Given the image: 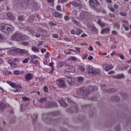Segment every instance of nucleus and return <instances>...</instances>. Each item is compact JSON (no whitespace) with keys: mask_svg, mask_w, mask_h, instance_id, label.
I'll return each mask as SVG.
<instances>
[{"mask_svg":"<svg viewBox=\"0 0 131 131\" xmlns=\"http://www.w3.org/2000/svg\"><path fill=\"white\" fill-rule=\"evenodd\" d=\"M29 37L24 35L19 32H16L11 37L12 40L21 41V40H28Z\"/></svg>","mask_w":131,"mask_h":131,"instance_id":"obj_1","label":"nucleus"},{"mask_svg":"<svg viewBox=\"0 0 131 131\" xmlns=\"http://www.w3.org/2000/svg\"><path fill=\"white\" fill-rule=\"evenodd\" d=\"M14 27L10 24H0V30L5 33H10L14 30Z\"/></svg>","mask_w":131,"mask_h":131,"instance_id":"obj_2","label":"nucleus"},{"mask_svg":"<svg viewBox=\"0 0 131 131\" xmlns=\"http://www.w3.org/2000/svg\"><path fill=\"white\" fill-rule=\"evenodd\" d=\"M91 91H92V92L96 91V89L94 86H90L89 90L85 87H82L79 89L78 93L81 94L82 96H86V95H89V94H90Z\"/></svg>","mask_w":131,"mask_h":131,"instance_id":"obj_3","label":"nucleus"},{"mask_svg":"<svg viewBox=\"0 0 131 131\" xmlns=\"http://www.w3.org/2000/svg\"><path fill=\"white\" fill-rule=\"evenodd\" d=\"M7 83L12 86L13 89H15V90H12L13 92H15V93H17L18 90L21 89V86L20 85H17L16 83H14L10 81H8Z\"/></svg>","mask_w":131,"mask_h":131,"instance_id":"obj_4","label":"nucleus"},{"mask_svg":"<svg viewBox=\"0 0 131 131\" xmlns=\"http://www.w3.org/2000/svg\"><path fill=\"white\" fill-rule=\"evenodd\" d=\"M57 83L59 88H65L66 86V82L63 79H60L57 81Z\"/></svg>","mask_w":131,"mask_h":131,"instance_id":"obj_5","label":"nucleus"},{"mask_svg":"<svg viewBox=\"0 0 131 131\" xmlns=\"http://www.w3.org/2000/svg\"><path fill=\"white\" fill-rule=\"evenodd\" d=\"M104 86H106V84H102L101 85V88L102 90L103 91H104V92H106V93H114L115 92H116V91H117V89L114 88V89H107L105 90V89H104Z\"/></svg>","mask_w":131,"mask_h":131,"instance_id":"obj_6","label":"nucleus"},{"mask_svg":"<svg viewBox=\"0 0 131 131\" xmlns=\"http://www.w3.org/2000/svg\"><path fill=\"white\" fill-rule=\"evenodd\" d=\"M57 106V103L55 102H50L46 103L45 106V108H50V107H56Z\"/></svg>","mask_w":131,"mask_h":131,"instance_id":"obj_7","label":"nucleus"},{"mask_svg":"<svg viewBox=\"0 0 131 131\" xmlns=\"http://www.w3.org/2000/svg\"><path fill=\"white\" fill-rule=\"evenodd\" d=\"M89 73H92V74H100L99 70H94L93 68H90L88 69Z\"/></svg>","mask_w":131,"mask_h":131,"instance_id":"obj_8","label":"nucleus"},{"mask_svg":"<svg viewBox=\"0 0 131 131\" xmlns=\"http://www.w3.org/2000/svg\"><path fill=\"white\" fill-rule=\"evenodd\" d=\"M66 72H74V71H75V69L74 68V67L72 66H66Z\"/></svg>","mask_w":131,"mask_h":131,"instance_id":"obj_9","label":"nucleus"},{"mask_svg":"<svg viewBox=\"0 0 131 131\" xmlns=\"http://www.w3.org/2000/svg\"><path fill=\"white\" fill-rule=\"evenodd\" d=\"M25 78L26 79L27 81H30V80L33 78V75L31 73H27L25 76Z\"/></svg>","mask_w":131,"mask_h":131,"instance_id":"obj_10","label":"nucleus"},{"mask_svg":"<svg viewBox=\"0 0 131 131\" xmlns=\"http://www.w3.org/2000/svg\"><path fill=\"white\" fill-rule=\"evenodd\" d=\"M67 81L69 84H74L75 83V79L71 77H68L67 78Z\"/></svg>","mask_w":131,"mask_h":131,"instance_id":"obj_11","label":"nucleus"},{"mask_svg":"<svg viewBox=\"0 0 131 131\" xmlns=\"http://www.w3.org/2000/svg\"><path fill=\"white\" fill-rule=\"evenodd\" d=\"M103 68L106 71H108V70H111V69H113V66H110L108 64H103Z\"/></svg>","mask_w":131,"mask_h":131,"instance_id":"obj_12","label":"nucleus"},{"mask_svg":"<svg viewBox=\"0 0 131 131\" xmlns=\"http://www.w3.org/2000/svg\"><path fill=\"white\" fill-rule=\"evenodd\" d=\"M9 52L11 54V55L14 56V55L18 54V48L10 49Z\"/></svg>","mask_w":131,"mask_h":131,"instance_id":"obj_13","label":"nucleus"},{"mask_svg":"<svg viewBox=\"0 0 131 131\" xmlns=\"http://www.w3.org/2000/svg\"><path fill=\"white\" fill-rule=\"evenodd\" d=\"M27 53V51L25 49H20L17 48V53L20 54V55H25Z\"/></svg>","mask_w":131,"mask_h":131,"instance_id":"obj_14","label":"nucleus"},{"mask_svg":"<svg viewBox=\"0 0 131 131\" xmlns=\"http://www.w3.org/2000/svg\"><path fill=\"white\" fill-rule=\"evenodd\" d=\"M109 32H110V29L109 28H106L102 30L100 33H101V34H105V33L108 34H109Z\"/></svg>","mask_w":131,"mask_h":131,"instance_id":"obj_15","label":"nucleus"},{"mask_svg":"<svg viewBox=\"0 0 131 131\" xmlns=\"http://www.w3.org/2000/svg\"><path fill=\"white\" fill-rule=\"evenodd\" d=\"M7 16L8 19H9V20H15V17H14V16H13V14H12V13L10 12H8L7 13Z\"/></svg>","mask_w":131,"mask_h":131,"instance_id":"obj_16","label":"nucleus"},{"mask_svg":"<svg viewBox=\"0 0 131 131\" xmlns=\"http://www.w3.org/2000/svg\"><path fill=\"white\" fill-rule=\"evenodd\" d=\"M9 63L10 64V66L12 67V68H15L17 66V63L16 62L12 60H9Z\"/></svg>","mask_w":131,"mask_h":131,"instance_id":"obj_17","label":"nucleus"},{"mask_svg":"<svg viewBox=\"0 0 131 131\" xmlns=\"http://www.w3.org/2000/svg\"><path fill=\"white\" fill-rule=\"evenodd\" d=\"M86 16H88V12H82L80 14V16L82 19H85Z\"/></svg>","mask_w":131,"mask_h":131,"instance_id":"obj_18","label":"nucleus"},{"mask_svg":"<svg viewBox=\"0 0 131 131\" xmlns=\"http://www.w3.org/2000/svg\"><path fill=\"white\" fill-rule=\"evenodd\" d=\"M58 102L60 106H64V107L67 106V103L64 101V100H59Z\"/></svg>","mask_w":131,"mask_h":131,"instance_id":"obj_19","label":"nucleus"},{"mask_svg":"<svg viewBox=\"0 0 131 131\" xmlns=\"http://www.w3.org/2000/svg\"><path fill=\"white\" fill-rule=\"evenodd\" d=\"M89 4L92 9H93V10H95V11H97V7H96V5H95L94 4L92 3L91 1H90V0H89Z\"/></svg>","mask_w":131,"mask_h":131,"instance_id":"obj_20","label":"nucleus"},{"mask_svg":"<svg viewBox=\"0 0 131 131\" xmlns=\"http://www.w3.org/2000/svg\"><path fill=\"white\" fill-rule=\"evenodd\" d=\"M62 14L57 11L54 13V16H55L56 18H61L62 17Z\"/></svg>","mask_w":131,"mask_h":131,"instance_id":"obj_21","label":"nucleus"},{"mask_svg":"<svg viewBox=\"0 0 131 131\" xmlns=\"http://www.w3.org/2000/svg\"><path fill=\"white\" fill-rule=\"evenodd\" d=\"M14 75H21L23 74V72H20L19 70H16L14 71Z\"/></svg>","mask_w":131,"mask_h":131,"instance_id":"obj_22","label":"nucleus"},{"mask_svg":"<svg viewBox=\"0 0 131 131\" xmlns=\"http://www.w3.org/2000/svg\"><path fill=\"white\" fill-rule=\"evenodd\" d=\"M78 70H80L81 72H84V71H85V69H84V67L82 66H78Z\"/></svg>","mask_w":131,"mask_h":131,"instance_id":"obj_23","label":"nucleus"},{"mask_svg":"<svg viewBox=\"0 0 131 131\" xmlns=\"http://www.w3.org/2000/svg\"><path fill=\"white\" fill-rule=\"evenodd\" d=\"M115 77L116 78H118V79H120V78H122L123 77H124V75H123V74H120L115 75Z\"/></svg>","mask_w":131,"mask_h":131,"instance_id":"obj_24","label":"nucleus"},{"mask_svg":"<svg viewBox=\"0 0 131 131\" xmlns=\"http://www.w3.org/2000/svg\"><path fill=\"white\" fill-rule=\"evenodd\" d=\"M98 24H99V25H100L101 27H105V26H106L105 23H103L100 19L98 21Z\"/></svg>","mask_w":131,"mask_h":131,"instance_id":"obj_25","label":"nucleus"},{"mask_svg":"<svg viewBox=\"0 0 131 131\" xmlns=\"http://www.w3.org/2000/svg\"><path fill=\"white\" fill-rule=\"evenodd\" d=\"M70 4L73 6H74V7H79V6H80V4L75 2H71Z\"/></svg>","mask_w":131,"mask_h":131,"instance_id":"obj_26","label":"nucleus"},{"mask_svg":"<svg viewBox=\"0 0 131 131\" xmlns=\"http://www.w3.org/2000/svg\"><path fill=\"white\" fill-rule=\"evenodd\" d=\"M90 2H91L92 3L94 4L95 5H97V6H100V3H99V1L97 0H89Z\"/></svg>","mask_w":131,"mask_h":131,"instance_id":"obj_27","label":"nucleus"},{"mask_svg":"<svg viewBox=\"0 0 131 131\" xmlns=\"http://www.w3.org/2000/svg\"><path fill=\"white\" fill-rule=\"evenodd\" d=\"M83 79H84L83 77H78L77 78V81H78V82H82V81H83Z\"/></svg>","mask_w":131,"mask_h":131,"instance_id":"obj_28","label":"nucleus"},{"mask_svg":"<svg viewBox=\"0 0 131 131\" xmlns=\"http://www.w3.org/2000/svg\"><path fill=\"white\" fill-rule=\"evenodd\" d=\"M3 74H4V75H10L12 74V73L10 71L6 70L3 72Z\"/></svg>","mask_w":131,"mask_h":131,"instance_id":"obj_29","label":"nucleus"},{"mask_svg":"<svg viewBox=\"0 0 131 131\" xmlns=\"http://www.w3.org/2000/svg\"><path fill=\"white\" fill-rule=\"evenodd\" d=\"M5 107H6V105H5V103L3 102H0V110H3L5 109Z\"/></svg>","mask_w":131,"mask_h":131,"instance_id":"obj_30","label":"nucleus"},{"mask_svg":"<svg viewBox=\"0 0 131 131\" xmlns=\"http://www.w3.org/2000/svg\"><path fill=\"white\" fill-rule=\"evenodd\" d=\"M40 103H45L47 102V98H46L45 97L41 98L40 99Z\"/></svg>","mask_w":131,"mask_h":131,"instance_id":"obj_31","label":"nucleus"},{"mask_svg":"<svg viewBox=\"0 0 131 131\" xmlns=\"http://www.w3.org/2000/svg\"><path fill=\"white\" fill-rule=\"evenodd\" d=\"M82 33V30L80 29H78L76 31V34H77L78 35H79V34H80V33Z\"/></svg>","mask_w":131,"mask_h":131,"instance_id":"obj_32","label":"nucleus"},{"mask_svg":"<svg viewBox=\"0 0 131 131\" xmlns=\"http://www.w3.org/2000/svg\"><path fill=\"white\" fill-rule=\"evenodd\" d=\"M32 51H33V52H34L35 53H37V52H38V48L35 47H33L32 48Z\"/></svg>","mask_w":131,"mask_h":131,"instance_id":"obj_33","label":"nucleus"},{"mask_svg":"<svg viewBox=\"0 0 131 131\" xmlns=\"http://www.w3.org/2000/svg\"><path fill=\"white\" fill-rule=\"evenodd\" d=\"M112 100H113V101H119L120 99L118 96H113Z\"/></svg>","mask_w":131,"mask_h":131,"instance_id":"obj_34","label":"nucleus"},{"mask_svg":"<svg viewBox=\"0 0 131 131\" xmlns=\"http://www.w3.org/2000/svg\"><path fill=\"white\" fill-rule=\"evenodd\" d=\"M69 59V60H70V61H76V60H77L76 57H73V56L70 57V58Z\"/></svg>","mask_w":131,"mask_h":131,"instance_id":"obj_35","label":"nucleus"},{"mask_svg":"<svg viewBox=\"0 0 131 131\" xmlns=\"http://www.w3.org/2000/svg\"><path fill=\"white\" fill-rule=\"evenodd\" d=\"M30 63L31 64H39V62H38V60H32L30 61Z\"/></svg>","mask_w":131,"mask_h":131,"instance_id":"obj_36","label":"nucleus"},{"mask_svg":"<svg viewBox=\"0 0 131 131\" xmlns=\"http://www.w3.org/2000/svg\"><path fill=\"white\" fill-rule=\"evenodd\" d=\"M91 30L92 31H93V32H95L97 33L98 32V30H97V29L96 28V27L93 26L91 28Z\"/></svg>","mask_w":131,"mask_h":131,"instance_id":"obj_37","label":"nucleus"},{"mask_svg":"<svg viewBox=\"0 0 131 131\" xmlns=\"http://www.w3.org/2000/svg\"><path fill=\"white\" fill-rule=\"evenodd\" d=\"M30 59H32V60H34V59H38V57L36 55H32L30 56Z\"/></svg>","mask_w":131,"mask_h":131,"instance_id":"obj_38","label":"nucleus"},{"mask_svg":"<svg viewBox=\"0 0 131 131\" xmlns=\"http://www.w3.org/2000/svg\"><path fill=\"white\" fill-rule=\"evenodd\" d=\"M72 22L74 23L76 25H77L78 26H79V22L77 21V20L75 19H72Z\"/></svg>","mask_w":131,"mask_h":131,"instance_id":"obj_39","label":"nucleus"},{"mask_svg":"<svg viewBox=\"0 0 131 131\" xmlns=\"http://www.w3.org/2000/svg\"><path fill=\"white\" fill-rule=\"evenodd\" d=\"M107 8L111 12H115V9L110 7V6H108Z\"/></svg>","mask_w":131,"mask_h":131,"instance_id":"obj_40","label":"nucleus"},{"mask_svg":"<svg viewBox=\"0 0 131 131\" xmlns=\"http://www.w3.org/2000/svg\"><path fill=\"white\" fill-rule=\"evenodd\" d=\"M44 64L45 65H48V63H49V62H50V59H44Z\"/></svg>","mask_w":131,"mask_h":131,"instance_id":"obj_41","label":"nucleus"},{"mask_svg":"<svg viewBox=\"0 0 131 131\" xmlns=\"http://www.w3.org/2000/svg\"><path fill=\"white\" fill-rule=\"evenodd\" d=\"M29 58H27L23 60V63H28L29 62Z\"/></svg>","mask_w":131,"mask_h":131,"instance_id":"obj_42","label":"nucleus"},{"mask_svg":"<svg viewBox=\"0 0 131 131\" xmlns=\"http://www.w3.org/2000/svg\"><path fill=\"white\" fill-rule=\"evenodd\" d=\"M49 66H50V67H51V68H52V71H54V69H55L54 68V62H51V63H50Z\"/></svg>","mask_w":131,"mask_h":131,"instance_id":"obj_43","label":"nucleus"},{"mask_svg":"<svg viewBox=\"0 0 131 131\" xmlns=\"http://www.w3.org/2000/svg\"><path fill=\"white\" fill-rule=\"evenodd\" d=\"M88 56H89V55L86 53L82 56V58L83 59V60H85V59L88 58Z\"/></svg>","mask_w":131,"mask_h":131,"instance_id":"obj_44","label":"nucleus"},{"mask_svg":"<svg viewBox=\"0 0 131 131\" xmlns=\"http://www.w3.org/2000/svg\"><path fill=\"white\" fill-rule=\"evenodd\" d=\"M22 99L24 101H29V100H30L29 98L26 97V96L23 97Z\"/></svg>","mask_w":131,"mask_h":131,"instance_id":"obj_45","label":"nucleus"},{"mask_svg":"<svg viewBox=\"0 0 131 131\" xmlns=\"http://www.w3.org/2000/svg\"><path fill=\"white\" fill-rule=\"evenodd\" d=\"M56 10H57V11H59V12H61V11H62V10L61 9V6L58 5V6L56 7Z\"/></svg>","mask_w":131,"mask_h":131,"instance_id":"obj_46","label":"nucleus"},{"mask_svg":"<svg viewBox=\"0 0 131 131\" xmlns=\"http://www.w3.org/2000/svg\"><path fill=\"white\" fill-rule=\"evenodd\" d=\"M49 57H50V53L49 52H47V54L45 55V58L46 59H49Z\"/></svg>","mask_w":131,"mask_h":131,"instance_id":"obj_47","label":"nucleus"},{"mask_svg":"<svg viewBox=\"0 0 131 131\" xmlns=\"http://www.w3.org/2000/svg\"><path fill=\"white\" fill-rule=\"evenodd\" d=\"M119 56L120 58H121V59H122V60H124V55H123V54H119Z\"/></svg>","mask_w":131,"mask_h":131,"instance_id":"obj_48","label":"nucleus"},{"mask_svg":"<svg viewBox=\"0 0 131 131\" xmlns=\"http://www.w3.org/2000/svg\"><path fill=\"white\" fill-rule=\"evenodd\" d=\"M50 25H51V26H57V24L54 23L53 21H50L49 23Z\"/></svg>","mask_w":131,"mask_h":131,"instance_id":"obj_49","label":"nucleus"},{"mask_svg":"<svg viewBox=\"0 0 131 131\" xmlns=\"http://www.w3.org/2000/svg\"><path fill=\"white\" fill-rule=\"evenodd\" d=\"M19 21H24V18L22 16H18Z\"/></svg>","mask_w":131,"mask_h":131,"instance_id":"obj_50","label":"nucleus"},{"mask_svg":"<svg viewBox=\"0 0 131 131\" xmlns=\"http://www.w3.org/2000/svg\"><path fill=\"white\" fill-rule=\"evenodd\" d=\"M64 18L66 21H69L70 20V17L67 15H66Z\"/></svg>","mask_w":131,"mask_h":131,"instance_id":"obj_51","label":"nucleus"},{"mask_svg":"<svg viewBox=\"0 0 131 131\" xmlns=\"http://www.w3.org/2000/svg\"><path fill=\"white\" fill-rule=\"evenodd\" d=\"M63 62H59L58 63V67H62Z\"/></svg>","mask_w":131,"mask_h":131,"instance_id":"obj_52","label":"nucleus"},{"mask_svg":"<svg viewBox=\"0 0 131 131\" xmlns=\"http://www.w3.org/2000/svg\"><path fill=\"white\" fill-rule=\"evenodd\" d=\"M21 43L24 46H28L29 45V43L27 41H23Z\"/></svg>","mask_w":131,"mask_h":131,"instance_id":"obj_53","label":"nucleus"},{"mask_svg":"<svg viewBox=\"0 0 131 131\" xmlns=\"http://www.w3.org/2000/svg\"><path fill=\"white\" fill-rule=\"evenodd\" d=\"M88 59H89L90 61H93V60H94V57L92 55H90L88 57Z\"/></svg>","mask_w":131,"mask_h":131,"instance_id":"obj_54","label":"nucleus"},{"mask_svg":"<svg viewBox=\"0 0 131 131\" xmlns=\"http://www.w3.org/2000/svg\"><path fill=\"white\" fill-rule=\"evenodd\" d=\"M126 68H127V67H120L119 68L120 70H125V69H126Z\"/></svg>","mask_w":131,"mask_h":131,"instance_id":"obj_55","label":"nucleus"},{"mask_svg":"<svg viewBox=\"0 0 131 131\" xmlns=\"http://www.w3.org/2000/svg\"><path fill=\"white\" fill-rule=\"evenodd\" d=\"M53 37H54V38H58L59 37V36L58 35V34H53L52 35Z\"/></svg>","mask_w":131,"mask_h":131,"instance_id":"obj_56","label":"nucleus"},{"mask_svg":"<svg viewBox=\"0 0 131 131\" xmlns=\"http://www.w3.org/2000/svg\"><path fill=\"white\" fill-rule=\"evenodd\" d=\"M88 50L89 51H91V52L92 51H94V48H93V46H90L89 48H88Z\"/></svg>","mask_w":131,"mask_h":131,"instance_id":"obj_57","label":"nucleus"},{"mask_svg":"<svg viewBox=\"0 0 131 131\" xmlns=\"http://www.w3.org/2000/svg\"><path fill=\"white\" fill-rule=\"evenodd\" d=\"M115 130L116 131H120V126H117L115 127Z\"/></svg>","mask_w":131,"mask_h":131,"instance_id":"obj_58","label":"nucleus"},{"mask_svg":"<svg viewBox=\"0 0 131 131\" xmlns=\"http://www.w3.org/2000/svg\"><path fill=\"white\" fill-rule=\"evenodd\" d=\"M120 14L121 15V16H126V13L125 12H120Z\"/></svg>","mask_w":131,"mask_h":131,"instance_id":"obj_59","label":"nucleus"},{"mask_svg":"<svg viewBox=\"0 0 131 131\" xmlns=\"http://www.w3.org/2000/svg\"><path fill=\"white\" fill-rule=\"evenodd\" d=\"M43 90H44V92L45 93H48V86H45L43 88Z\"/></svg>","mask_w":131,"mask_h":131,"instance_id":"obj_60","label":"nucleus"},{"mask_svg":"<svg viewBox=\"0 0 131 131\" xmlns=\"http://www.w3.org/2000/svg\"><path fill=\"white\" fill-rule=\"evenodd\" d=\"M59 3H61L62 4H64V3H66L67 0H58Z\"/></svg>","mask_w":131,"mask_h":131,"instance_id":"obj_61","label":"nucleus"},{"mask_svg":"<svg viewBox=\"0 0 131 131\" xmlns=\"http://www.w3.org/2000/svg\"><path fill=\"white\" fill-rule=\"evenodd\" d=\"M121 22H123V23H124V24H126L127 25L128 24V21L127 20H122Z\"/></svg>","mask_w":131,"mask_h":131,"instance_id":"obj_62","label":"nucleus"},{"mask_svg":"<svg viewBox=\"0 0 131 131\" xmlns=\"http://www.w3.org/2000/svg\"><path fill=\"white\" fill-rule=\"evenodd\" d=\"M114 8L115 9H119V6H118V5L117 4H115L114 5Z\"/></svg>","mask_w":131,"mask_h":131,"instance_id":"obj_63","label":"nucleus"},{"mask_svg":"<svg viewBox=\"0 0 131 131\" xmlns=\"http://www.w3.org/2000/svg\"><path fill=\"white\" fill-rule=\"evenodd\" d=\"M4 60L2 58H0V65L4 64Z\"/></svg>","mask_w":131,"mask_h":131,"instance_id":"obj_64","label":"nucleus"}]
</instances>
